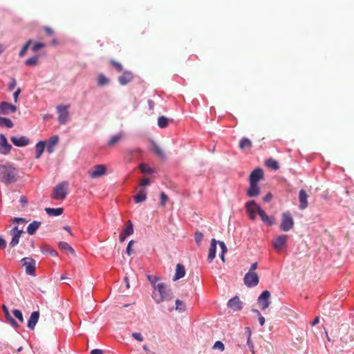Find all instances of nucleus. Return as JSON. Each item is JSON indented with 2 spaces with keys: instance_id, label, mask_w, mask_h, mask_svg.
<instances>
[{
  "instance_id": "c03bdc74",
  "label": "nucleus",
  "mask_w": 354,
  "mask_h": 354,
  "mask_svg": "<svg viewBox=\"0 0 354 354\" xmlns=\"http://www.w3.org/2000/svg\"><path fill=\"white\" fill-rule=\"evenodd\" d=\"M153 149L156 153V155L160 157V158H165V153L160 148L159 146H158L156 144L153 143Z\"/></svg>"
},
{
  "instance_id": "5701e85b",
  "label": "nucleus",
  "mask_w": 354,
  "mask_h": 354,
  "mask_svg": "<svg viewBox=\"0 0 354 354\" xmlns=\"http://www.w3.org/2000/svg\"><path fill=\"white\" fill-rule=\"evenodd\" d=\"M39 317V313L38 311H34L31 313L30 317L28 322V327L32 330L35 328Z\"/></svg>"
},
{
  "instance_id": "de8ad7c7",
  "label": "nucleus",
  "mask_w": 354,
  "mask_h": 354,
  "mask_svg": "<svg viewBox=\"0 0 354 354\" xmlns=\"http://www.w3.org/2000/svg\"><path fill=\"white\" fill-rule=\"evenodd\" d=\"M111 64L112 66L118 71L121 72L123 69L122 66L120 63L115 61V60H111Z\"/></svg>"
},
{
  "instance_id": "9b49d317",
  "label": "nucleus",
  "mask_w": 354,
  "mask_h": 354,
  "mask_svg": "<svg viewBox=\"0 0 354 354\" xmlns=\"http://www.w3.org/2000/svg\"><path fill=\"white\" fill-rule=\"evenodd\" d=\"M270 292L268 290H264L258 298V303L262 310L268 308L270 305Z\"/></svg>"
},
{
  "instance_id": "13d9d810",
  "label": "nucleus",
  "mask_w": 354,
  "mask_h": 354,
  "mask_svg": "<svg viewBox=\"0 0 354 354\" xmlns=\"http://www.w3.org/2000/svg\"><path fill=\"white\" fill-rule=\"evenodd\" d=\"M218 243L221 248V253L225 254L227 251V246L225 245V244L224 243V242L218 241Z\"/></svg>"
},
{
  "instance_id": "c85d7f7f",
  "label": "nucleus",
  "mask_w": 354,
  "mask_h": 354,
  "mask_svg": "<svg viewBox=\"0 0 354 354\" xmlns=\"http://www.w3.org/2000/svg\"><path fill=\"white\" fill-rule=\"evenodd\" d=\"M41 222L39 221H33L31 223H30L27 227V232L30 235H33L37 229L40 227Z\"/></svg>"
},
{
  "instance_id": "e2e57ef3",
  "label": "nucleus",
  "mask_w": 354,
  "mask_h": 354,
  "mask_svg": "<svg viewBox=\"0 0 354 354\" xmlns=\"http://www.w3.org/2000/svg\"><path fill=\"white\" fill-rule=\"evenodd\" d=\"M19 201L21 203L23 207H25L28 203V201H27L26 196H20Z\"/></svg>"
},
{
  "instance_id": "393cba45",
  "label": "nucleus",
  "mask_w": 354,
  "mask_h": 354,
  "mask_svg": "<svg viewBox=\"0 0 354 354\" xmlns=\"http://www.w3.org/2000/svg\"><path fill=\"white\" fill-rule=\"evenodd\" d=\"M185 274V269L183 265L178 263L176 265V273L174 277V280L176 281L183 278Z\"/></svg>"
},
{
  "instance_id": "052dcab7",
  "label": "nucleus",
  "mask_w": 354,
  "mask_h": 354,
  "mask_svg": "<svg viewBox=\"0 0 354 354\" xmlns=\"http://www.w3.org/2000/svg\"><path fill=\"white\" fill-rule=\"evenodd\" d=\"M272 198V195L271 193H268L263 198V200L264 202L268 203Z\"/></svg>"
},
{
  "instance_id": "2f4dec72",
  "label": "nucleus",
  "mask_w": 354,
  "mask_h": 354,
  "mask_svg": "<svg viewBox=\"0 0 354 354\" xmlns=\"http://www.w3.org/2000/svg\"><path fill=\"white\" fill-rule=\"evenodd\" d=\"M252 147V142L246 138H244L241 140L239 142V148L241 150H244L245 149H250Z\"/></svg>"
},
{
  "instance_id": "412c9836",
  "label": "nucleus",
  "mask_w": 354,
  "mask_h": 354,
  "mask_svg": "<svg viewBox=\"0 0 354 354\" xmlns=\"http://www.w3.org/2000/svg\"><path fill=\"white\" fill-rule=\"evenodd\" d=\"M299 209H304L308 207V195L304 189H301L299 193Z\"/></svg>"
},
{
  "instance_id": "f3484780",
  "label": "nucleus",
  "mask_w": 354,
  "mask_h": 354,
  "mask_svg": "<svg viewBox=\"0 0 354 354\" xmlns=\"http://www.w3.org/2000/svg\"><path fill=\"white\" fill-rule=\"evenodd\" d=\"M16 111V106L6 102H1V114L8 115L9 113H15Z\"/></svg>"
},
{
  "instance_id": "864d4df0",
  "label": "nucleus",
  "mask_w": 354,
  "mask_h": 354,
  "mask_svg": "<svg viewBox=\"0 0 354 354\" xmlns=\"http://www.w3.org/2000/svg\"><path fill=\"white\" fill-rule=\"evenodd\" d=\"M16 84H17L16 80L15 78H11L10 82H9L8 86V91H12L15 88Z\"/></svg>"
},
{
  "instance_id": "4468645a",
  "label": "nucleus",
  "mask_w": 354,
  "mask_h": 354,
  "mask_svg": "<svg viewBox=\"0 0 354 354\" xmlns=\"http://www.w3.org/2000/svg\"><path fill=\"white\" fill-rule=\"evenodd\" d=\"M263 178V171L261 168H257L250 175V183H258Z\"/></svg>"
},
{
  "instance_id": "9d476101",
  "label": "nucleus",
  "mask_w": 354,
  "mask_h": 354,
  "mask_svg": "<svg viewBox=\"0 0 354 354\" xmlns=\"http://www.w3.org/2000/svg\"><path fill=\"white\" fill-rule=\"evenodd\" d=\"M69 106H58L57 107L58 111V120L62 124H66L69 119V113L68 109Z\"/></svg>"
},
{
  "instance_id": "0e129e2a",
  "label": "nucleus",
  "mask_w": 354,
  "mask_h": 354,
  "mask_svg": "<svg viewBox=\"0 0 354 354\" xmlns=\"http://www.w3.org/2000/svg\"><path fill=\"white\" fill-rule=\"evenodd\" d=\"M149 184V180L148 178H144L140 181V186L145 187Z\"/></svg>"
},
{
  "instance_id": "a18cd8bd",
  "label": "nucleus",
  "mask_w": 354,
  "mask_h": 354,
  "mask_svg": "<svg viewBox=\"0 0 354 354\" xmlns=\"http://www.w3.org/2000/svg\"><path fill=\"white\" fill-rule=\"evenodd\" d=\"M31 43H32V41L30 39L25 44V45L23 46V48H21V50H20V52L19 53V57H24L25 55V54L26 53V51H27L28 47L30 46V45L31 44Z\"/></svg>"
},
{
  "instance_id": "ea45409f",
  "label": "nucleus",
  "mask_w": 354,
  "mask_h": 354,
  "mask_svg": "<svg viewBox=\"0 0 354 354\" xmlns=\"http://www.w3.org/2000/svg\"><path fill=\"white\" fill-rule=\"evenodd\" d=\"M122 136L121 133L113 136L108 142V145L110 147L113 146L122 138Z\"/></svg>"
},
{
  "instance_id": "6ab92c4d",
  "label": "nucleus",
  "mask_w": 354,
  "mask_h": 354,
  "mask_svg": "<svg viewBox=\"0 0 354 354\" xmlns=\"http://www.w3.org/2000/svg\"><path fill=\"white\" fill-rule=\"evenodd\" d=\"M133 78V74L131 71H124L122 75L118 77L119 83L124 86L130 82Z\"/></svg>"
},
{
  "instance_id": "423d86ee",
  "label": "nucleus",
  "mask_w": 354,
  "mask_h": 354,
  "mask_svg": "<svg viewBox=\"0 0 354 354\" xmlns=\"http://www.w3.org/2000/svg\"><path fill=\"white\" fill-rule=\"evenodd\" d=\"M106 167L104 165H97L88 170V174L91 178H97L106 174Z\"/></svg>"
},
{
  "instance_id": "e433bc0d",
  "label": "nucleus",
  "mask_w": 354,
  "mask_h": 354,
  "mask_svg": "<svg viewBox=\"0 0 354 354\" xmlns=\"http://www.w3.org/2000/svg\"><path fill=\"white\" fill-rule=\"evenodd\" d=\"M109 82V80L105 75H104L103 74H100L98 75L97 84L99 86H104L106 84H108Z\"/></svg>"
},
{
  "instance_id": "680f3d73",
  "label": "nucleus",
  "mask_w": 354,
  "mask_h": 354,
  "mask_svg": "<svg viewBox=\"0 0 354 354\" xmlns=\"http://www.w3.org/2000/svg\"><path fill=\"white\" fill-rule=\"evenodd\" d=\"M133 244V241H130L128 243V245H127V253L128 254V255H131V246Z\"/></svg>"
},
{
  "instance_id": "603ef678",
  "label": "nucleus",
  "mask_w": 354,
  "mask_h": 354,
  "mask_svg": "<svg viewBox=\"0 0 354 354\" xmlns=\"http://www.w3.org/2000/svg\"><path fill=\"white\" fill-rule=\"evenodd\" d=\"M45 46V44L42 42H37L36 43L32 48V50L34 51V52H37L39 50H40L41 48H44Z\"/></svg>"
},
{
  "instance_id": "09e8293b",
  "label": "nucleus",
  "mask_w": 354,
  "mask_h": 354,
  "mask_svg": "<svg viewBox=\"0 0 354 354\" xmlns=\"http://www.w3.org/2000/svg\"><path fill=\"white\" fill-rule=\"evenodd\" d=\"M203 238V234L200 232L195 233V241L198 245H201V241Z\"/></svg>"
},
{
  "instance_id": "bb28decb",
  "label": "nucleus",
  "mask_w": 354,
  "mask_h": 354,
  "mask_svg": "<svg viewBox=\"0 0 354 354\" xmlns=\"http://www.w3.org/2000/svg\"><path fill=\"white\" fill-rule=\"evenodd\" d=\"M349 330V326L346 324H342L338 328L337 330V336H340V339L342 342H345V335L348 334Z\"/></svg>"
},
{
  "instance_id": "7ed1b4c3",
  "label": "nucleus",
  "mask_w": 354,
  "mask_h": 354,
  "mask_svg": "<svg viewBox=\"0 0 354 354\" xmlns=\"http://www.w3.org/2000/svg\"><path fill=\"white\" fill-rule=\"evenodd\" d=\"M68 190V183L66 181L57 184L53 189L51 198L55 200L63 201L66 198Z\"/></svg>"
},
{
  "instance_id": "20e7f679",
  "label": "nucleus",
  "mask_w": 354,
  "mask_h": 354,
  "mask_svg": "<svg viewBox=\"0 0 354 354\" xmlns=\"http://www.w3.org/2000/svg\"><path fill=\"white\" fill-rule=\"evenodd\" d=\"M294 227V220L289 212H283L281 215L280 229L283 232H288Z\"/></svg>"
},
{
  "instance_id": "f704fd0d",
  "label": "nucleus",
  "mask_w": 354,
  "mask_h": 354,
  "mask_svg": "<svg viewBox=\"0 0 354 354\" xmlns=\"http://www.w3.org/2000/svg\"><path fill=\"white\" fill-rule=\"evenodd\" d=\"M246 333L248 335V339H247V344L250 348V350L252 351L253 354H254V344L251 341V330L250 328H246Z\"/></svg>"
},
{
  "instance_id": "0eeeda50",
  "label": "nucleus",
  "mask_w": 354,
  "mask_h": 354,
  "mask_svg": "<svg viewBox=\"0 0 354 354\" xmlns=\"http://www.w3.org/2000/svg\"><path fill=\"white\" fill-rule=\"evenodd\" d=\"M22 266L25 267L27 274L31 276H35V261L29 257L23 258L21 260Z\"/></svg>"
},
{
  "instance_id": "774afa93",
  "label": "nucleus",
  "mask_w": 354,
  "mask_h": 354,
  "mask_svg": "<svg viewBox=\"0 0 354 354\" xmlns=\"http://www.w3.org/2000/svg\"><path fill=\"white\" fill-rule=\"evenodd\" d=\"M91 354H103V352L100 349H93L91 351Z\"/></svg>"
},
{
  "instance_id": "c9c22d12",
  "label": "nucleus",
  "mask_w": 354,
  "mask_h": 354,
  "mask_svg": "<svg viewBox=\"0 0 354 354\" xmlns=\"http://www.w3.org/2000/svg\"><path fill=\"white\" fill-rule=\"evenodd\" d=\"M169 120L165 116H160L158 120V127L160 128H165L168 126Z\"/></svg>"
},
{
  "instance_id": "3c124183",
  "label": "nucleus",
  "mask_w": 354,
  "mask_h": 354,
  "mask_svg": "<svg viewBox=\"0 0 354 354\" xmlns=\"http://www.w3.org/2000/svg\"><path fill=\"white\" fill-rule=\"evenodd\" d=\"M147 279L153 287L157 285L156 283L159 280V278L155 275H148Z\"/></svg>"
},
{
  "instance_id": "69168bd1",
  "label": "nucleus",
  "mask_w": 354,
  "mask_h": 354,
  "mask_svg": "<svg viewBox=\"0 0 354 354\" xmlns=\"http://www.w3.org/2000/svg\"><path fill=\"white\" fill-rule=\"evenodd\" d=\"M44 30L48 35L51 36L54 33L53 30L49 27H45Z\"/></svg>"
},
{
  "instance_id": "8fccbe9b",
  "label": "nucleus",
  "mask_w": 354,
  "mask_h": 354,
  "mask_svg": "<svg viewBox=\"0 0 354 354\" xmlns=\"http://www.w3.org/2000/svg\"><path fill=\"white\" fill-rule=\"evenodd\" d=\"M13 314H14L15 317L17 319H18L20 322L22 323L24 322L22 313L19 310H17V309L14 310Z\"/></svg>"
},
{
  "instance_id": "bf43d9fd",
  "label": "nucleus",
  "mask_w": 354,
  "mask_h": 354,
  "mask_svg": "<svg viewBox=\"0 0 354 354\" xmlns=\"http://www.w3.org/2000/svg\"><path fill=\"white\" fill-rule=\"evenodd\" d=\"M21 90L20 88H18L13 93V97L15 102H17L18 101V97L19 94L21 93Z\"/></svg>"
},
{
  "instance_id": "5fc2aeb1",
  "label": "nucleus",
  "mask_w": 354,
  "mask_h": 354,
  "mask_svg": "<svg viewBox=\"0 0 354 354\" xmlns=\"http://www.w3.org/2000/svg\"><path fill=\"white\" fill-rule=\"evenodd\" d=\"M167 196L164 192H161L160 194V205L165 206L167 201Z\"/></svg>"
},
{
  "instance_id": "338daca9",
  "label": "nucleus",
  "mask_w": 354,
  "mask_h": 354,
  "mask_svg": "<svg viewBox=\"0 0 354 354\" xmlns=\"http://www.w3.org/2000/svg\"><path fill=\"white\" fill-rule=\"evenodd\" d=\"M257 266H258V263L257 262L253 263L251 265L248 272H255V270L257 268Z\"/></svg>"
},
{
  "instance_id": "1a4fd4ad",
  "label": "nucleus",
  "mask_w": 354,
  "mask_h": 354,
  "mask_svg": "<svg viewBox=\"0 0 354 354\" xmlns=\"http://www.w3.org/2000/svg\"><path fill=\"white\" fill-rule=\"evenodd\" d=\"M257 207H260V205L254 201H250L245 203V209L252 221H254L257 218Z\"/></svg>"
},
{
  "instance_id": "39448f33",
  "label": "nucleus",
  "mask_w": 354,
  "mask_h": 354,
  "mask_svg": "<svg viewBox=\"0 0 354 354\" xmlns=\"http://www.w3.org/2000/svg\"><path fill=\"white\" fill-rule=\"evenodd\" d=\"M243 281L246 286L252 288L258 285L259 278L256 272H248L245 274Z\"/></svg>"
},
{
  "instance_id": "49530a36",
  "label": "nucleus",
  "mask_w": 354,
  "mask_h": 354,
  "mask_svg": "<svg viewBox=\"0 0 354 354\" xmlns=\"http://www.w3.org/2000/svg\"><path fill=\"white\" fill-rule=\"evenodd\" d=\"M213 348L223 351L225 350V345L222 342L216 341L213 346Z\"/></svg>"
},
{
  "instance_id": "f8f14e48",
  "label": "nucleus",
  "mask_w": 354,
  "mask_h": 354,
  "mask_svg": "<svg viewBox=\"0 0 354 354\" xmlns=\"http://www.w3.org/2000/svg\"><path fill=\"white\" fill-rule=\"evenodd\" d=\"M257 214L259 215L261 221L266 225L271 226L274 224L275 218L273 216H269L261 207H257Z\"/></svg>"
},
{
  "instance_id": "473e14b6",
  "label": "nucleus",
  "mask_w": 354,
  "mask_h": 354,
  "mask_svg": "<svg viewBox=\"0 0 354 354\" xmlns=\"http://www.w3.org/2000/svg\"><path fill=\"white\" fill-rule=\"evenodd\" d=\"M265 165L268 168H270V169H274V170H277L279 168V165L278 162L276 161L275 160L272 159V158L268 159L266 161Z\"/></svg>"
},
{
  "instance_id": "dca6fc26",
  "label": "nucleus",
  "mask_w": 354,
  "mask_h": 354,
  "mask_svg": "<svg viewBox=\"0 0 354 354\" xmlns=\"http://www.w3.org/2000/svg\"><path fill=\"white\" fill-rule=\"evenodd\" d=\"M12 142L17 147H25L30 143V140L26 136H21L19 138L12 136L10 138Z\"/></svg>"
},
{
  "instance_id": "b1692460",
  "label": "nucleus",
  "mask_w": 354,
  "mask_h": 354,
  "mask_svg": "<svg viewBox=\"0 0 354 354\" xmlns=\"http://www.w3.org/2000/svg\"><path fill=\"white\" fill-rule=\"evenodd\" d=\"M12 149L11 145H10L7 140V138L1 134V153L8 154L10 153Z\"/></svg>"
},
{
  "instance_id": "a878e982",
  "label": "nucleus",
  "mask_w": 354,
  "mask_h": 354,
  "mask_svg": "<svg viewBox=\"0 0 354 354\" xmlns=\"http://www.w3.org/2000/svg\"><path fill=\"white\" fill-rule=\"evenodd\" d=\"M46 147L44 141H39L35 146V158L39 159L43 153Z\"/></svg>"
},
{
  "instance_id": "a19ab883",
  "label": "nucleus",
  "mask_w": 354,
  "mask_h": 354,
  "mask_svg": "<svg viewBox=\"0 0 354 354\" xmlns=\"http://www.w3.org/2000/svg\"><path fill=\"white\" fill-rule=\"evenodd\" d=\"M186 309L185 304L180 299L176 300V310L179 312H184Z\"/></svg>"
},
{
  "instance_id": "cd10ccee",
  "label": "nucleus",
  "mask_w": 354,
  "mask_h": 354,
  "mask_svg": "<svg viewBox=\"0 0 354 354\" xmlns=\"http://www.w3.org/2000/svg\"><path fill=\"white\" fill-rule=\"evenodd\" d=\"M1 309L3 310L5 317H6L7 320L9 322V323L14 326L15 328H17L18 326V324L17 322L12 317L10 314L9 313V311L8 310V308L5 305L1 306Z\"/></svg>"
},
{
  "instance_id": "4d7b16f0",
  "label": "nucleus",
  "mask_w": 354,
  "mask_h": 354,
  "mask_svg": "<svg viewBox=\"0 0 354 354\" xmlns=\"http://www.w3.org/2000/svg\"><path fill=\"white\" fill-rule=\"evenodd\" d=\"M132 337L134 339H136V340L139 341V342H142L143 341L142 335L140 333H132Z\"/></svg>"
},
{
  "instance_id": "6e6552de",
  "label": "nucleus",
  "mask_w": 354,
  "mask_h": 354,
  "mask_svg": "<svg viewBox=\"0 0 354 354\" xmlns=\"http://www.w3.org/2000/svg\"><path fill=\"white\" fill-rule=\"evenodd\" d=\"M288 239V236L286 234L280 235L275 238L273 241L272 245L276 252H280L282 250L286 245Z\"/></svg>"
},
{
  "instance_id": "2eb2a0df",
  "label": "nucleus",
  "mask_w": 354,
  "mask_h": 354,
  "mask_svg": "<svg viewBox=\"0 0 354 354\" xmlns=\"http://www.w3.org/2000/svg\"><path fill=\"white\" fill-rule=\"evenodd\" d=\"M11 234H12V239L10 243V245L11 247H15L19 243V238L21 234L24 233L23 230H18L17 227H15L11 231Z\"/></svg>"
},
{
  "instance_id": "79ce46f5",
  "label": "nucleus",
  "mask_w": 354,
  "mask_h": 354,
  "mask_svg": "<svg viewBox=\"0 0 354 354\" xmlns=\"http://www.w3.org/2000/svg\"><path fill=\"white\" fill-rule=\"evenodd\" d=\"M139 168L141 171L142 173H144V174H151L153 172V170L152 168L151 167H149L147 165H145V163H141L140 165H139Z\"/></svg>"
},
{
  "instance_id": "a211bd4d",
  "label": "nucleus",
  "mask_w": 354,
  "mask_h": 354,
  "mask_svg": "<svg viewBox=\"0 0 354 354\" xmlns=\"http://www.w3.org/2000/svg\"><path fill=\"white\" fill-rule=\"evenodd\" d=\"M227 306L234 311H238L242 308V302L238 297H234L229 300Z\"/></svg>"
},
{
  "instance_id": "7c9ffc66",
  "label": "nucleus",
  "mask_w": 354,
  "mask_h": 354,
  "mask_svg": "<svg viewBox=\"0 0 354 354\" xmlns=\"http://www.w3.org/2000/svg\"><path fill=\"white\" fill-rule=\"evenodd\" d=\"M147 198V193L145 189H141L136 195L133 196L134 201L136 203L143 202Z\"/></svg>"
},
{
  "instance_id": "4be33fe9",
  "label": "nucleus",
  "mask_w": 354,
  "mask_h": 354,
  "mask_svg": "<svg viewBox=\"0 0 354 354\" xmlns=\"http://www.w3.org/2000/svg\"><path fill=\"white\" fill-rule=\"evenodd\" d=\"M260 194V187L258 183H250V187L247 190V194L250 197L259 196Z\"/></svg>"
},
{
  "instance_id": "c756f323",
  "label": "nucleus",
  "mask_w": 354,
  "mask_h": 354,
  "mask_svg": "<svg viewBox=\"0 0 354 354\" xmlns=\"http://www.w3.org/2000/svg\"><path fill=\"white\" fill-rule=\"evenodd\" d=\"M45 211L49 216H57L61 215L63 213L64 210H63V208H62V207H58V208L46 207L45 209Z\"/></svg>"
},
{
  "instance_id": "72a5a7b5",
  "label": "nucleus",
  "mask_w": 354,
  "mask_h": 354,
  "mask_svg": "<svg viewBox=\"0 0 354 354\" xmlns=\"http://www.w3.org/2000/svg\"><path fill=\"white\" fill-rule=\"evenodd\" d=\"M59 247L63 251L68 252L71 254H75V250L66 242H60L59 243Z\"/></svg>"
},
{
  "instance_id": "58836bf2",
  "label": "nucleus",
  "mask_w": 354,
  "mask_h": 354,
  "mask_svg": "<svg viewBox=\"0 0 354 354\" xmlns=\"http://www.w3.org/2000/svg\"><path fill=\"white\" fill-rule=\"evenodd\" d=\"M59 141V137L57 136H52L49 142L52 145V147H48V152L51 153L53 151V146L56 145L58 143Z\"/></svg>"
},
{
  "instance_id": "6e6d98bb",
  "label": "nucleus",
  "mask_w": 354,
  "mask_h": 354,
  "mask_svg": "<svg viewBox=\"0 0 354 354\" xmlns=\"http://www.w3.org/2000/svg\"><path fill=\"white\" fill-rule=\"evenodd\" d=\"M254 312L257 313L259 315V321L261 326H263L265 324V318L261 315L258 310H254Z\"/></svg>"
},
{
  "instance_id": "f257e3e1",
  "label": "nucleus",
  "mask_w": 354,
  "mask_h": 354,
  "mask_svg": "<svg viewBox=\"0 0 354 354\" xmlns=\"http://www.w3.org/2000/svg\"><path fill=\"white\" fill-rule=\"evenodd\" d=\"M152 297L157 304H160L165 301L171 300L173 298V294L167 284L159 283L154 286Z\"/></svg>"
},
{
  "instance_id": "37998d69",
  "label": "nucleus",
  "mask_w": 354,
  "mask_h": 354,
  "mask_svg": "<svg viewBox=\"0 0 354 354\" xmlns=\"http://www.w3.org/2000/svg\"><path fill=\"white\" fill-rule=\"evenodd\" d=\"M1 126H4L7 128H12L13 127L14 124L10 119L1 117Z\"/></svg>"
},
{
  "instance_id": "aec40b11",
  "label": "nucleus",
  "mask_w": 354,
  "mask_h": 354,
  "mask_svg": "<svg viewBox=\"0 0 354 354\" xmlns=\"http://www.w3.org/2000/svg\"><path fill=\"white\" fill-rule=\"evenodd\" d=\"M217 241L215 239L211 240L210 246L208 252L207 261L212 262L216 257Z\"/></svg>"
},
{
  "instance_id": "ddd939ff",
  "label": "nucleus",
  "mask_w": 354,
  "mask_h": 354,
  "mask_svg": "<svg viewBox=\"0 0 354 354\" xmlns=\"http://www.w3.org/2000/svg\"><path fill=\"white\" fill-rule=\"evenodd\" d=\"M133 233V224L131 221H128L126 223L125 227L123 229L120 234L119 239L120 242H124L127 237Z\"/></svg>"
},
{
  "instance_id": "f03ea898",
  "label": "nucleus",
  "mask_w": 354,
  "mask_h": 354,
  "mask_svg": "<svg viewBox=\"0 0 354 354\" xmlns=\"http://www.w3.org/2000/svg\"><path fill=\"white\" fill-rule=\"evenodd\" d=\"M19 177L18 169L11 164L1 166V183L6 185L15 183Z\"/></svg>"
},
{
  "instance_id": "4c0bfd02",
  "label": "nucleus",
  "mask_w": 354,
  "mask_h": 354,
  "mask_svg": "<svg viewBox=\"0 0 354 354\" xmlns=\"http://www.w3.org/2000/svg\"><path fill=\"white\" fill-rule=\"evenodd\" d=\"M38 59H39V56L35 55V56H33L32 57L27 59L25 62V64L28 66H34L37 65V64L38 62Z\"/></svg>"
}]
</instances>
